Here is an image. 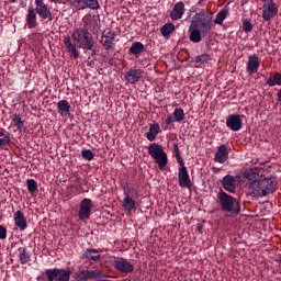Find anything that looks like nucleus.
Returning <instances> with one entry per match:
<instances>
[{
  "label": "nucleus",
  "mask_w": 281,
  "mask_h": 281,
  "mask_svg": "<svg viewBox=\"0 0 281 281\" xmlns=\"http://www.w3.org/2000/svg\"><path fill=\"white\" fill-rule=\"evenodd\" d=\"M64 45L68 54H70V57L77 60V58H80V53L78 52V48H76V45L79 49H88L92 52L95 42L89 31L77 29L72 32L71 36H64Z\"/></svg>",
  "instance_id": "obj_1"
},
{
  "label": "nucleus",
  "mask_w": 281,
  "mask_h": 281,
  "mask_svg": "<svg viewBox=\"0 0 281 281\" xmlns=\"http://www.w3.org/2000/svg\"><path fill=\"white\" fill-rule=\"evenodd\" d=\"M210 30H212V14H207L202 10L191 19L189 25V38L191 43H201V36H207Z\"/></svg>",
  "instance_id": "obj_2"
},
{
  "label": "nucleus",
  "mask_w": 281,
  "mask_h": 281,
  "mask_svg": "<svg viewBox=\"0 0 281 281\" xmlns=\"http://www.w3.org/2000/svg\"><path fill=\"white\" fill-rule=\"evenodd\" d=\"M278 190V182L271 178L256 179L248 183V194L255 199L269 196Z\"/></svg>",
  "instance_id": "obj_3"
},
{
  "label": "nucleus",
  "mask_w": 281,
  "mask_h": 281,
  "mask_svg": "<svg viewBox=\"0 0 281 281\" xmlns=\"http://www.w3.org/2000/svg\"><path fill=\"white\" fill-rule=\"evenodd\" d=\"M218 203L221 205L222 212H227L228 214H240V204L236 198L227 194L225 191H221L217 195Z\"/></svg>",
  "instance_id": "obj_4"
},
{
  "label": "nucleus",
  "mask_w": 281,
  "mask_h": 281,
  "mask_svg": "<svg viewBox=\"0 0 281 281\" xmlns=\"http://www.w3.org/2000/svg\"><path fill=\"white\" fill-rule=\"evenodd\" d=\"M148 155L153 157L159 170H164L168 166V154L164 150V146L153 143L148 146Z\"/></svg>",
  "instance_id": "obj_5"
},
{
  "label": "nucleus",
  "mask_w": 281,
  "mask_h": 281,
  "mask_svg": "<svg viewBox=\"0 0 281 281\" xmlns=\"http://www.w3.org/2000/svg\"><path fill=\"white\" fill-rule=\"evenodd\" d=\"M45 276L47 281H69V278H71V269L69 268L46 269Z\"/></svg>",
  "instance_id": "obj_6"
},
{
  "label": "nucleus",
  "mask_w": 281,
  "mask_h": 281,
  "mask_svg": "<svg viewBox=\"0 0 281 281\" xmlns=\"http://www.w3.org/2000/svg\"><path fill=\"white\" fill-rule=\"evenodd\" d=\"M113 267L121 273H133L135 271V266L122 257H114Z\"/></svg>",
  "instance_id": "obj_7"
},
{
  "label": "nucleus",
  "mask_w": 281,
  "mask_h": 281,
  "mask_svg": "<svg viewBox=\"0 0 281 281\" xmlns=\"http://www.w3.org/2000/svg\"><path fill=\"white\" fill-rule=\"evenodd\" d=\"M35 12L42 21H54L52 11L43 0H35Z\"/></svg>",
  "instance_id": "obj_8"
},
{
  "label": "nucleus",
  "mask_w": 281,
  "mask_h": 281,
  "mask_svg": "<svg viewBox=\"0 0 281 281\" xmlns=\"http://www.w3.org/2000/svg\"><path fill=\"white\" fill-rule=\"evenodd\" d=\"M278 14V4L273 0H266L262 5V19L271 21Z\"/></svg>",
  "instance_id": "obj_9"
},
{
  "label": "nucleus",
  "mask_w": 281,
  "mask_h": 281,
  "mask_svg": "<svg viewBox=\"0 0 281 281\" xmlns=\"http://www.w3.org/2000/svg\"><path fill=\"white\" fill-rule=\"evenodd\" d=\"M93 207V202L91 199L85 198L80 202V207H79V221H89L91 218V209Z\"/></svg>",
  "instance_id": "obj_10"
},
{
  "label": "nucleus",
  "mask_w": 281,
  "mask_h": 281,
  "mask_svg": "<svg viewBox=\"0 0 281 281\" xmlns=\"http://www.w3.org/2000/svg\"><path fill=\"white\" fill-rule=\"evenodd\" d=\"M178 183L180 188H187L188 190H192V180L190 179V173H188V168L180 167L178 171Z\"/></svg>",
  "instance_id": "obj_11"
},
{
  "label": "nucleus",
  "mask_w": 281,
  "mask_h": 281,
  "mask_svg": "<svg viewBox=\"0 0 281 281\" xmlns=\"http://www.w3.org/2000/svg\"><path fill=\"white\" fill-rule=\"evenodd\" d=\"M100 43L106 50L113 48L115 46V32L103 31Z\"/></svg>",
  "instance_id": "obj_12"
},
{
  "label": "nucleus",
  "mask_w": 281,
  "mask_h": 281,
  "mask_svg": "<svg viewBox=\"0 0 281 281\" xmlns=\"http://www.w3.org/2000/svg\"><path fill=\"white\" fill-rule=\"evenodd\" d=\"M226 126L235 133L240 131V128H243V119H240V114L228 115L226 119Z\"/></svg>",
  "instance_id": "obj_13"
},
{
  "label": "nucleus",
  "mask_w": 281,
  "mask_h": 281,
  "mask_svg": "<svg viewBox=\"0 0 281 281\" xmlns=\"http://www.w3.org/2000/svg\"><path fill=\"white\" fill-rule=\"evenodd\" d=\"M258 69H260V57L257 54L250 55L247 61V72L249 76H254V74H258Z\"/></svg>",
  "instance_id": "obj_14"
},
{
  "label": "nucleus",
  "mask_w": 281,
  "mask_h": 281,
  "mask_svg": "<svg viewBox=\"0 0 281 281\" xmlns=\"http://www.w3.org/2000/svg\"><path fill=\"white\" fill-rule=\"evenodd\" d=\"M183 14H186V4L180 1L173 5L169 16L172 21H179L180 19H183Z\"/></svg>",
  "instance_id": "obj_15"
},
{
  "label": "nucleus",
  "mask_w": 281,
  "mask_h": 281,
  "mask_svg": "<svg viewBox=\"0 0 281 281\" xmlns=\"http://www.w3.org/2000/svg\"><path fill=\"white\" fill-rule=\"evenodd\" d=\"M183 120H186V113L183 112V109L177 108L171 115L167 116L165 124L170 126V124L173 122H183Z\"/></svg>",
  "instance_id": "obj_16"
},
{
  "label": "nucleus",
  "mask_w": 281,
  "mask_h": 281,
  "mask_svg": "<svg viewBox=\"0 0 281 281\" xmlns=\"http://www.w3.org/2000/svg\"><path fill=\"white\" fill-rule=\"evenodd\" d=\"M142 76H144V70H142V69H130L125 74V80H126V82H130V85H135V82H139Z\"/></svg>",
  "instance_id": "obj_17"
},
{
  "label": "nucleus",
  "mask_w": 281,
  "mask_h": 281,
  "mask_svg": "<svg viewBox=\"0 0 281 281\" xmlns=\"http://www.w3.org/2000/svg\"><path fill=\"white\" fill-rule=\"evenodd\" d=\"M13 221L20 232H25V229H27V220L23 215V212L16 211L13 215Z\"/></svg>",
  "instance_id": "obj_18"
},
{
  "label": "nucleus",
  "mask_w": 281,
  "mask_h": 281,
  "mask_svg": "<svg viewBox=\"0 0 281 281\" xmlns=\"http://www.w3.org/2000/svg\"><path fill=\"white\" fill-rule=\"evenodd\" d=\"M229 159V154L227 153V146L220 145L216 153L214 161L217 164H225Z\"/></svg>",
  "instance_id": "obj_19"
},
{
  "label": "nucleus",
  "mask_w": 281,
  "mask_h": 281,
  "mask_svg": "<svg viewBox=\"0 0 281 281\" xmlns=\"http://www.w3.org/2000/svg\"><path fill=\"white\" fill-rule=\"evenodd\" d=\"M222 186L226 192H236V178L231 175L225 176L222 180Z\"/></svg>",
  "instance_id": "obj_20"
},
{
  "label": "nucleus",
  "mask_w": 281,
  "mask_h": 281,
  "mask_svg": "<svg viewBox=\"0 0 281 281\" xmlns=\"http://www.w3.org/2000/svg\"><path fill=\"white\" fill-rule=\"evenodd\" d=\"M26 25L29 30H34L37 25L36 21V9L34 7H29L27 14H26Z\"/></svg>",
  "instance_id": "obj_21"
},
{
  "label": "nucleus",
  "mask_w": 281,
  "mask_h": 281,
  "mask_svg": "<svg viewBox=\"0 0 281 281\" xmlns=\"http://www.w3.org/2000/svg\"><path fill=\"white\" fill-rule=\"evenodd\" d=\"M71 105L69 104V101L67 100H60L57 103V113L61 115V117H67V115H71Z\"/></svg>",
  "instance_id": "obj_22"
},
{
  "label": "nucleus",
  "mask_w": 281,
  "mask_h": 281,
  "mask_svg": "<svg viewBox=\"0 0 281 281\" xmlns=\"http://www.w3.org/2000/svg\"><path fill=\"white\" fill-rule=\"evenodd\" d=\"M135 198L126 196L123 199L122 207L125 212H133V210H137V202L134 200Z\"/></svg>",
  "instance_id": "obj_23"
},
{
  "label": "nucleus",
  "mask_w": 281,
  "mask_h": 281,
  "mask_svg": "<svg viewBox=\"0 0 281 281\" xmlns=\"http://www.w3.org/2000/svg\"><path fill=\"white\" fill-rule=\"evenodd\" d=\"M83 258L92 262H100L101 255L98 249H87L83 252Z\"/></svg>",
  "instance_id": "obj_24"
},
{
  "label": "nucleus",
  "mask_w": 281,
  "mask_h": 281,
  "mask_svg": "<svg viewBox=\"0 0 281 281\" xmlns=\"http://www.w3.org/2000/svg\"><path fill=\"white\" fill-rule=\"evenodd\" d=\"M145 50L146 47L142 44V42H134L128 49L130 54L136 57L139 56V54H144Z\"/></svg>",
  "instance_id": "obj_25"
},
{
  "label": "nucleus",
  "mask_w": 281,
  "mask_h": 281,
  "mask_svg": "<svg viewBox=\"0 0 281 281\" xmlns=\"http://www.w3.org/2000/svg\"><path fill=\"white\" fill-rule=\"evenodd\" d=\"M210 60H212V58L210 57L209 54L199 55L194 59V63H195L194 67H196V69L201 67H205V65H207Z\"/></svg>",
  "instance_id": "obj_26"
},
{
  "label": "nucleus",
  "mask_w": 281,
  "mask_h": 281,
  "mask_svg": "<svg viewBox=\"0 0 281 281\" xmlns=\"http://www.w3.org/2000/svg\"><path fill=\"white\" fill-rule=\"evenodd\" d=\"M159 124L158 123H154L149 126V131L147 132V139L148 142H155L157 135H159Z\"/></svg>",
  "instance_id": "obj_27"
},
{
  "label": "nucleus",
  "mask_w": 281,
  "mask_h": 281,
  "mask_svg": "<svg viewBox=\"0 0 281 281\" xmlns=\"http://www.w3.org/2000/svg\"><path fill=\"white\" fill-rule=\"evenodd\" d=\"M266 85H268V87H276V85L278 87H281V74L280 72H274L272 74L266 81Z\"/></svg>",
  "instance_id": "obj_28"
},
{
  "label": "nucleus",
  "mask_w": 281,
  "mask_h": 281,
  "mask_svg": "<svg viewBox=\"0 0 281 281\" xmlns=\"http://www.w3.org/2000/svg\"><path fill=\"white\" fill-rule=\"evenodd\" d=\"M227 14H229V8L224 7L217 14L216 18L214 20V23L216 25H222L223 21H225V19H227Z\"/></svg>",
  "instance_id": "obj_29"
},
{
  "label": "nucleus",
  "mask_w": 281,
  "mask_h": 281,
  "mask_svg": "<svg viewBox=\"0 0 281 281\" xmlns=\"http://www.w3.org/2000/svg\"><path fill=\"white\" fill-rule=\"evenodd\" d=\"M123 194H124V196H131V198H136V199L138 196L137 189H135L134 187H132L130 184H125L123 187Z\"/></svg>",
  "instance_id": "obj_30"
},
{
  "label": "nucleus",
  "mask_w": 281,
  "mask_h": 281,
  "mask_svg": "<svg viewBox=\"0 0 281 281\" xmlns=\"http://www.w3.org/2000/svg\"><path fill=\"white\" fill-rule=\"evenodd\" d=\"M172 32H175V24L172 23H166L165 25H162L160 27V34L162 36H170V34H172Z\"/></svg>",
  "instance_id": "obj_31"
},
{
  "label": "nucleus",
  "mask_w": 281,
  "mask_h": 281,
  "mask_svg": "<svg viewBox=\"0 0 281 281\" xmlns=\"http://www.w3.org/2000/svg\"><path fill=\"white\" fill-rule=\"evenodd\" d=\"M26 188H27V191L31 194H34V192L38 191V183L34 179H27L26 180Z\"/></svg>",
  "instance_id": "obj_32"
},
{
  "label": "nucleus",
  "mask_w": 281,
  "mask_h": 281,
  "mask_svg": "<svg viewBox=\"0 0 281 281\" xmlns=\"http://www.w3.org/2000/svg\"><path fill=\"white\" fill-rule=\"evenodd\" d=\"M102 278H106L104 272L100 269L90 270V280H102Z\"/></svg>",
  "instance_id": "obj_33"
},
{
  "label": "nucleus",
  "mask_w": 281,
  "mask_h": 281,
  "mask_svg": "<svg viewBox=\"0 0 281 281\" xmlns=\"http://www.w3.org/2000/svg\"><path fill=\"white\" fill-rule=\"evenodd\" d=\"M76 277H77V280H80V281L91 280L90 270H81L76 273Z\"/></svg>",
  "instance_id": "obj_34"
},
{
  "label": "nucleus",
  "mask_w": 281,
  "mask_h": 281,
  "mask_svg": "<svg viewBox=\"0 0 281 281\" xmlns=\"http://www.w3.org/2000/svg\"><path fill=\"white\" fill-rule=\"evenodd\" d=\"M20 262L21 265H27V262H30V252H27L25 248L20 251Z\"/></svg>",
  "instance_id": "obj_35"
},
{
  "label": "nucleus",
  "mask_w": 281,
  "mask_h": 281,
  "mask_svg": "<svg viewBox=\"0 0 281 281\" xmlns=\"http://www.w3.org/2000/svg\"><path fill=\"white\" fill-rule=\"evenodd\" d=\"M173 150L176 153V159L180 166V168H186V164L183 162V158H181V154L179 153V145H173Z\"/></svg>",
  "instance_id": "obj_36"
},
{
  "label": "nucleus",
  "mask_w": 281,
  "mask_h": 281,
  "mask_svg": "<svg viewBox=\"0 0 281 281\" xmlns=\"http://www.w3.org/2000/svg\"><path fill=\"white\" fill-rule=\"evenodd\" d=\"M85 8H90V10H100V2H98V0H86Z\"/></svg>",
  "instance_id": "obj_37"
},
{
  "label": "nucleus",
  "mask_w": 281,
  "mask_h": 281,
  "mask_svg": "<svg viewBox=\"0 0 281 281\" xmlns=\"http://www.w3.org/2000/svg\"><path fill=\"white\" fill-rule=\"evenodd\" d=\"M86 0H70V5L77 10H85Z\"/></svg>",
  "instance_id": "obj_38"
},
{
  "label": "nucleus",
  "mask_w": 281,
  "mask_h": 281,
  "mask_svg": "<svg viewBox=\"0 0 281 281\" xmlns=\"http://www.w3.org/2000/svg\"><path fill=\"white\" fill-rule=\"evenodd\" d=\"M81 157L82 159H86V161H91L93 160L94 155L93 151H91V149H83L81 151Z\"/></svg>",
  "instance_id": "obj_39"
},
{
  "label": "nucleus",
  "mask_w": 281,
  "mask_h": 281,
  "mask_svg": "<svg viewBox=\"0 0 281 281\" xmlns=\"http://www.w3.org/2000/svg\"><path fill=\"white\" fill-rule=\"evenodd\" d=\"M7 144H10V136L0 131V146H7Z\"/></svg>",
  "instance_id": "obj_40"
},
{
  "label": "nucleus",
  "mask_w": 281,
  "mask_h": 281,
  "mask_svg": "<svg viewBox=\"0 0 281 281\" xmlns=\"http://www.w3.org/2000/svg\"><path fill=\"white\" fill-rule=\"evenodd\" d=\"M12 122L15 124V126H18V128H23V120L21 119V115L14 114Z\"/></svg>",
  "instance_id": "obj_41"
},
{
  "label": "nucleus",
  "mask_w": 281,
  "mask_h": 281,
  "mask_svg": "<svg viewBox=\"0 0 281 281\" xmlns=\"http://www.w3.org/2000/svg\"><path fill=\"white\" fill-rule=\"evenodd\" d=\"M243 30H244V32H246V34H249V32H251V30H254V25L251 24V22L244 20L243 21Z\"/></svg>",
  "instance_id": "obj_42"
},
{
  "label": "nucleus",
  "mask_w": 281,
  "mask_h": 281,
  "mask_svg": "<svg viewBox=\"0 0 281 281\" xmlns=\"http://www.w3.org/2000/svg\"><path fill=\"white\" fill-rule=\"evenodd\" d=\"M91 21H93L91 19V15H86L83 19H82V22H83V27L82 30H87V32H89V25L91 23Z\"/></svg>",
  "instance_id": "obj_43"
},
{
  "label": "nucleus",
  "mask_w": 281,
  "mask_h": 281,
  "mask_svg": "<svg viewBox=\"0 0 281 281\" xmlns=\"http://www.w3.org/2000/svg\"><path fill=\"white\" fill-rule=\"evenodd\" d=\"M5 238H8V229L0 225V240H5Z\"/></svg>",
  "instance_id": "obj_44"
},
{
  "label": "nucleus",
  "mask_w": 281,
  "mask_h": 281,
  "mask_svg": "<svg viewBox=\"0 0 281 281\" xmlns=\"http://www.w3.org/2000/svg\"><path fill=\"white\" fill-rule=\"evenodd\" d=\"M277 97H278L279 102L281 103V89H280V90H278V92H277Z\"/></svg>",
  "instance_id": "obj_45"
},
{
  "label": "nucleus",
  "mask_w": 281,
  "mask_h": 281,
  "mask_svg": "<svg viewBox=\"0 0 281 281\" xmlns=\"http://www.w3.org/2000/svg\"><path fill=\"white\" fill-rule=\"evenodd\" d=\"M202 229H203V225L198 224V226H196V232H202Z\"/></svg>",
  "instance_id": "obj_46"
},
{
  "label": "nucleus",
  "mask_w": 281,
  "mask_h": 281,
  "mask_svg": "<svg viewBox=\"0 0 281 281\" xmlns=\"http://www.w3.org/2000/svg\"><path fill=\"white\" fill-rule=\"evenodd\" d=\"M277 262L279 263V266L281 267V255L278 256L277 258Z\"/></svg>",
  "instance_id": "obj_47"
},
{
  "label": "nucleus",
  "mask_w": 281,
  "mask_h": 281,
  "mask_svg": "<svg viewBox=\"0 0 281 281\" xmlns=\"http://www.w3.org/2000/svg\"><path fill=\"white\" fill-rule=\"evenodd\" d=\"M50 1H54L55 3H58V1H60V0H50ZM66 1H68V3H71V0H66Z\"/></svg>",
  "instance_id": "obj_48"
},
{
  "label": "nucleus",
  "mask_w": 281,
  "mask_h": 281,
  "mask_svg": "<svg viewBox=\"0 0 281 281\" xmlns=\"http://www.w3.org/2000/svg\"><path fill=\"white\" fill-rule=\"evenodd\" d=\"M191 281H206V280L205 279H203V280L194 279V280H191Z\"/></svg>",
  "instance_id": "obj_49"
},
{
  "label": "nucleus",
  "mask_w": 281,
  "mask_h": 281,
  "mask_svg": "<svg viewBox=\"0 0 281 281\" xmlns=\"http://www.w3.org/2000/svg\"><path fill=\"white\" fill-rule=\"evenodd\" d=\"M10 1H12V3H14V1H16V0H10Z\"/></svg>",
  "instance_id": "obj_50"
},
{
  "label": "nucleus",
  "mask_w": 281,
  "mask_h": 281,
  "mask_svg": "<svg viewBox=\"0 0 281 281\" xmlns=\"http://www.w3.org/2000/svg\"><path fill=\"white\" fill-rule=\"evenodd\" d=\"M110 65H113V61H111Z\"/></svg>",
  "instance_id": "obj_51"
},
{
  "label": "nucleus",
  "mask_w": 281,
  "mask_h": 281,
  "mask_svg": "<svg viewBox=\"0 0 281 281\" xmlns=\"http://www.w3.org/2000/svg\"><path fill=\"white\" fill-rule=\"evenodd\" d=\"M93 54H95V50H93Z\"/></svg>",
  "instance_id": "obj_52"
},
{
  "label": "nucleus",
  "mask_w": 281,
  "mask_h": 281,
  "mask_svg": "<svg viewBox=\"0 0 281 281\" xmlns=\"http://www.w3.org/2000/svg\"><path fill=\"white\" fill-rule=\"evenodd\" d=\"M0 205H1V202H0Z\"/></svg>",
  "instance_id": "obj_53"
}]
</instances>
